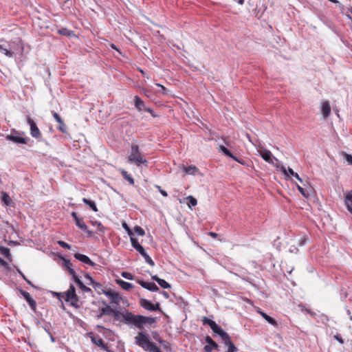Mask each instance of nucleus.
I'll list each match as a JSON object with an SVG mask.
<instances>
[{"instance_id": "8fccbe9b", "label": "nucleus", "mask_w": 352, "mask_h": 352, "mask_svg": "<svg viewBox=\"0 0 352 352\" xmlns=\"http://www.w3.org/2000/svg\"><path fill=\"white\" fill-rule=\"evenodd\" d=\"M63 265L67 269L68 272L69 273V268H72L70 261L67 259L63 258Z\"/></svg>"}, {"instance_id": "39448f33", "label": "nucleus", "mask_w": 352, "mask_h": 352, "mask_svg": "<svg viewBox=\"0 0 352 352\" xmlns=\"http://www.w3.org/2000/svg\"><path fill=\"white\" fill-rule=\"evenodd\" d=\"M135 342L146 351H148L153 343L148 340V336L144 332L138 333V335L135 338Z\"/></svg>"}, {"instance_id": "774afa93", "label": "nucleus", "mask_w": 352, "mask_h": 352, "mask_svg": "<svg viewBox=\"0 0 352 352\" xmlns=\"http://www.w3.org/2000/svg\"><path fill=\"white\" fill-rule=\"evenodd\" d=\"M17 272L19 274V275L22 277L23 279L26 280L25 276L23 274V273L21 271H20V270L18 269Z\"/></svg>"}, {"instance_id": "7c9ffc66", "label": "nucleus", "mask_w": 352, "mask_h": 352, "mask_svg": "<svg viewBox=\"0 0 352 352\" xmlns=\"http://www.w3.org/2000/svg\"><path fill=\"white\" fill-rule=\"evenodd\" d=\"M1 199H2V201H3V202L7 205V206L10 205V203H11V201H12V200H11V199H10V197L9 195H8L7 192H6L2 191V192H1Z\"/></svg>"}, {"instance_id": "393cba45", "label": "nucleus", "mask_w": 352, "mask_h": 352, "mask_svg": "<svg viewBox=\"0 0 352 352\" xmlns=\"http://www.w3.org/2000/svg\"><path fill=\"white\" fill-rule=\"evenodd\" d=\"M202 321L204 324L209 325L212 331H214L219 327V325L214 320H210L206 317H204Z\"/></svg>"}, {"instance_id": "13d9d810", "label": "nucleus", "mask_w": 352, "mask_h": 352, "mask_svg": "<svg viewBox=\"0 0 352 352\" xmlns=\"http://www.w3.org/2000/svg\"><path fill=\"white\" fill-rule=\"evenodd\" d=\"M177 303L182 308H185V307L188 306V303L184 302L182 299H179Z\"/></svg>"}, {"instance_id": "79ce46f5", "label": "nucleus", "mask_w": 352, "mask_h": 352, "mask_svg": "<svg viewBox=\"0 0 352 352\" xmlns=\"http://www.w3.org/2000/svg\"><path fill=\"white\" fill-rule=\"evenodd\" d=\"M297 188L299 190V192L303 195V197L307 198L309 196V193L308 190L304 189L300 186L297 185Z\"/></svg>"}, {"instance_id": "6e6552de", "label": "nucleus", "mask_w": 352, "mask_h": 352, "mask_svg": "<svg viewBox=\"0 0 352 352\" xmlns=\"http://www.w3.org/2000/svg\"><path fill=\"white\" fill-rule=\"evenodd\" d=\"M27 122L30 126L31 135L33 138L39 140L41 137V133L35 122L29 116L27 118Z\"/></svg>"}, {"instance_id": "20e7f679", "label": "nucleus", "mask_w": 352, "mask_h": 352, "mask_svg": "<svg viewBox=\"0 0 352 352\" xmlns=\"http://www.w3.org/2000/svg\"><path fill=\"white\" fill-rule=\"evenodd\" d=\"M58 296V300L63 303V301L69 302L71 306L77 308L76 303L78 298L76 294V289L73 285H70L69 288L66 292L56 293Z\"/></svg>"}, {"instance_id": "e433bc0d", "label": "nucleus", "mask_w": 352, "mask_h": 352, "mask_svg": "<svg viewBox=\"0 0 352 352\" xmlns=\"http://www.w3.org/2000/svg\"><path fill=\"white\" fill-rule=\"evenodd\" d=\"M142 305L144 307V308H149V309H151V308H159V304L158 303H157L156 305L154 306L150 302H148V301H147L146 300H142Z\"/></svg>"}, {"instance_id": "7ed1b4c3", "label": "nucleus", "mask_w": 352, "mask_h": 352, "mask_svg": "<svg viewBox=\"0 0 352 352\" xmlns=\"http://www.w3.org/2000/svg\"><path fill=\"white\" fill-rule=\"evenodd\" d=\"M9 48L4 47L1 45V51L6 56L12 58L17 54H22L23 51V45L19 38H16L8 43Z\"/></svg>"}, {"instance_id": "4c0bfd02", "label": "nucleus", "mask_w": 352, "mask_h": 352, "mask_svg": "<svg viewBox=\"0 0 352 352\" xmlns=\"http://www.w3.org/2000/svg\"><path fill=\"white\" fill-rule=\"evenodd\" d=\"M70 275H72L74 280L77 283V285L78 284L79 281H81L80 280V278L78 277V276L76 275L74 270L73 268H69V273Z\"/></svg>"}, {"instance_id": "9b49d317", "label": "nucleus", "mask_w": 352, "mask_h": 352, "mask_svg": "<svg viewBox=\"0 0 352 352\" xmlns=\"http://www.w3.org/2000/svg\"><path fill=\"white\" fill-rule=\"evenodd\" d=\"M52 116L56 120V121L59 124V126L57 128L58 131L63 133H67V126L64 123L63 120L59 116V114L56 112L53 111Z\"/></svg>"}, {"instance_id": "6ab92c4d", "label": "nucleus", "mask_w": 352, "mask_h": 352, "mask_svg": "<svg viewBox=\"0 0 352 352\" xmlns=\"http://www.w3.org/2000/svg\"><path fill=\"white\" fill-rule=\"evenodd\" d=\"M322 113L324 118L329 116L331 113V107L328 101H325L322 104Z\"/></svg>"}, {"instance_id": "2f4dec72", "label": "nucleus", "mask_w": 352, "mask_h": 352, "mask_svg": "<svg viewBox=\"0 0 352 352\" xmlns=\"http://www.w3.org/2000/svg\"><path fill=\"white\" fill-rule=\"evenodd\" d=\"M218 151L229 157H232V153L226 146L223 145H220L219 146Z\"/></svg>"}, {"instance_id": "412c9836", "label": "nucleus", "mask_w": 352, "mask_h": 352, "mask_svg": "<svg viewBox=\"0 0 352 352\" xmlns=\"http://www.w3.org/2000/svg\"><path fill=\"white\" fill-rule=\"evenodd\" d=\"M116 281L118 285L121 287L122 289L126 291H129L133 287V285L131 283L126 282L123 280L117 279Z\"/></svg>"}, {"instance_id": "2eb2a0df", "label": "nucleus", "mask_w": 352, "mask_h": 352, "mask_svg": "<svg viewBox=\"0 0 352 352\" xmlns=\"http://www.w3.org/2000/svg\"><path fill=\"white\" fill-rule=\"evenodd\" d=\"M74 258L85 264H87L90 266H95L96 263H94L85 254H81L79 253L74 254Z\"/></svg>"}, {"instance_id": "ddd939ff", "label": "nucleus", "mask_w": 352, "mask_h": 352, "mask_svg": "<svg viewBox=\"0 0 352 352\" xmlns=\"http://www.w3.org/2000/svg\"><path fill=\"white\" fill-rule=\"evenodd\" d=\"M205 341L208 344L204 348L205 352H212L214 349L218 347L217 344L209 336L205 338Z\"/></svg>"}, {"instance_id": "ea45409f", "label": "nucleus", "mask_w": 352, "mask_h": 352, "mask_svg": "<svg viewBox=\"0 0 352 352\" xmlns=\"http://www.w3.org/2000/svg\"><path fill=\"white\" fill-rule=\"evenodd\" d=\"M79 288L84 292H91V290L89 287H87L84 285V283L82 281H79L78 284Z\"/></svg>"}, {"instance_id": "a18cd8bd", "label": "nucleus", "mask_w": 352, "mask_h": 352, "mask_svg": "<svg viewBox=\"0 0 352 352\" xmlns=\"http://www.w3.org/2000/svg\"><path fill=\"white\" fill-rule=\"evenodd\" d=\"M147 351H151V352H162L160 351V348L156 344H155L154 343H152V344L151 345V346L149 347V349H148Z\"/></svg>"}, {"instance_id": "a211bd4d", "label": "nucleus", "mask_w": 352, "mask_h": 352, "mask_svg": "<svg viewBox=\"0 0 352 352\" xmlns=\"http://www.w3.org/2000/svg\"><path fill=\"white\" fill-rule=\"evenodd\" d=\"M138 252L144 258L146 263H147L151 266H154L155 263L152 260V258L149 256V255L146 252L144 248L142 247L140 250H138Z\"/></svg>"}, {"instance_id": "e2e57ef3", "label": "nucleus", "mask_w": 352, "mask_h": 352, "mask_svg": "<svg viewBox=\"0 0 352 352\" xmlns=\"http://www.w3.org/2000/svg\"><path fill=\"white\" fill-rule=\"evenodd\" d=\"M144 111L149 112V113H151L153 117H154V118L157 117V115L155 114V113L151 108H149V107L144 108Z\"/></svg>"}, {"instance_id": "603ef678", "label": "nucleus", "mask_w": 352, "mask_h": 352, "mask_svg": "<svg viewBox=\"0 0 352 352\" xmlns=\"http://www.w3.org/2000/svg\"><path fill=\"white\" fill-rule=\"evenodd\" d=\"M344 156V159L348 162V164L349 165H352V155L345 153Z\"/></svg>"}, {"instance_id": "c9c22d12", "label": "nucleus", "mask_w": 352, "mask_h": 352, "mask_svg": "<svg viewBox=\"0 0 352 352\" xmlns=\"http://www.w3.org/2000/svg\"><path fill=\"white\" fill-rule=\"evenodd\" d=\"M91 223L94 226H96L97 228H98V230L99 232H104V227L102 226V224L100 222V221H90Z\"/></svg>"}, {"instance_id": "aec40b11", "label": "nucleus", "mask_w": 352, "mask_h": 352, "mask_svg": "<svg viewBox=\"0 0 352 352\" xmlns=\"http://www.w3.org/2000/svg\"><path fill=\"white\" fill-rule=\"evenodd\" d=\"M258 312L265 318L270 324L273 325L275 327H278L277 322L271 316H268L267 314L262 311L261 309H258Z\"/></svg>"}, {"instance_id": "f3484780", "label": "nucleus", "mask_w": 352, "mask_h": 352, "mask_svg": "<svg viewBox=\"0 0 352 352\" xmlns=\"http://www.w3.org/2000/svg\"><path fill=\"white\" fill-rule=\"evenodd\" d=\"M21 294L26 300V301L28 302L29 305L31 308H36V301L32 298L31 295L25 291H21Z\"/></svg>"}, {"instance_id": "f257e3e1", "label": "nucleus", "mask_w": 352, "mask_h": 352, "mask_svg": "<svg viewBox=\"0 0 352 352\" xmlns=\"http://www.w3.org/2000/svg\"><path fill=\"white\" fill-rule=\"evenodd\" d=\"M102 315L113 316L116 320L124 322L128 324H134L139 329H142L147 324L151 325L156 321V318L135 316L128 312L127 309H124V312L120 311L119 309H102V313L98 315L97 317L100 318Z\"/></svg>"}, {"instance_id": "72a5a7b5", "label": "nucleus", "mask_w": 352, "mask_h": 352, "mask_svg": "<svg viewBox=\"0 0 352 352\" xmlns=\"http://www.w3.org/2000/svg\"><path fill=\"white\" fill-rule=\"evenodd\" d=\"M131 243L133 248H135L137 251L140 250V248H142V246L138 243V241L137 239L131 236Z\"/></svg>"}, {"instance_id": "dca6fc26", "label": "nucleus", "mask_w": 352, "mask_h": 352, "mask_svg": "<svg viewBox=\"0 0 352 352\" xmlns=\"http://www.w3.org/2000/svg\"><path fill=\"white\" fill-rule=\"evenodd\" d=\"M75 223H76V226L78 228L81 229L83 231H85L87 233L88 236H92V232L87 230V226L85 224V223L84 222L82 219L79 218V219H76V221H75Z\"/></svg>"}, {"instance_id": "864d4df0", "label": "nucleus", "mask_w": 352, "mask_h": 352, "mask_svg": "<svg viewBox=\"0 0 352 352\" xmlns=\"http://www.w3.org/2000/svg\"><path fill=\"white\" fill-rule=\"evenodd\" d=\"M157 340L160 343L162 344L164 348H165V349H168L169 347V346H170L169 343L168 342H166V340H162L161 338H158V339H157Z\"/></svg>"}, {"instance_id": "9d476101", "label": "nucleus", "mask_w": 352, "mask_h": 352, "mask_svg": "<svg viewBox=\"0 0 352 352\" xmlns=\"http://www.w3.org/2000/svg\"><path fill=\"white\" fill-rule=\"evenodd\" d=\"M258 152L262 158L270 164L274 163L273 160L277 161V159L272 155V153L269 150L261 148Z\"/></svg>"}, {"instance_id": "a878e982", "label": "nucleus", "mask_w": 352, "mask_h": 352, "mask_svg": "<svg viewBox=\"0 0 352 352\" xmlns=\"http://www.w3.org/2000/svg\"><path fill=\"white\" fill-rule=\"evenodd\" d=\"M82 202L85 204H86L87 206H88L94 212H97L98 211V208H97L96 204L94 201L88 199L87 198H83L82 199Z\"/></svg>"}, {"instance_id": "b1692460", "label": "nucleus", "mask_w": 352, "mask_h": 352, "mask_svg": "<svg viewBox=\"0 0 352 352\" xmlns=\"http://www.w3.org/2000/svg\"><path fill=\"white\" fill-rule=\"evenodd\" d=\"M135 106L139 110H144L145 106L144 101L138 96H135L134 98Z\"/></svg>"}, {"instance_id": "473e14b6", "label": "nucleus", "mask_w": 352, "mask_h": 352, "mask_svg": "<svg viewBox=\"0 0 352 352\" xmlns=\"http://www.w3.org/2000/svg\"><path fill=\"white\" fill-rule=\"evenodd\" d=\"M184 170L187 174L195 175L198 172V168L195 166H189L184 167Z\"/></svg>"}, {"instance_id": "0e129e2a", "label": "nucleus", "mask_w": 352, "mask_h": 352, "mask_svg": "<svg viewBox=\"0 0 352 352\" xmlns=\"http://www.w3.org/2000/svg\"><path fill=\"white\" fill-rule=\"evenodd\" d=\"M307 238L305 236L302 237L299 241V245L302 246L306 243Z\"/></svg>"}, {"instance_id": "052dcab7", "label": "nucleus", "mask_w": 352, "mask_h": 352, "mask_svg": "<svg viewBox=\"0 0 352 352\" xmlns=\"http://www.w3.org/2000/svg\"><path fill=\"white\" fill-rule=\"evenodd\" d=\"M289 250L291 253H297L298 252V248H296L295 245H292Z\"/></svg>"}, {"instance_id": "0eeeda50", "label": "nucleus", "mask_w": 352, "mask_h": 352, "mask_svg": "<svg viewBox=\"0 0 352 352\" xmlns=\"http://www.w3.org/2000/svg\"><path fill=\"white\" fill-rule=\"evenodd\" d=\"M102 293L104 294L110 300L111 303H114L118 305L121 297L119 294L112 291L110 288H106L105 289H102Z\"/></svg>"}, {"instance_id": "c85d7f7f", "label": "nucleus", "mask_w": 352, "mask_h": 352, "mask_svg": "<svg viewBox=\"0 0 352 352\" xmlns=\"http://www.w3.org/2000/svg\"><path fill=\"white\" fill-rule=\"evenodd\" d=\"M120 173H121L122 176L126 181H128L131 185H134V183H135L134 179L132 177L131 175L128 174L127 171H126L125 170H122Z\"/></svg>"}, {"instance_id": "1a4fd4ad", "label": "nucleus", "mask_w": 352, "mask_h": 352, "mask_svg": "<svg viewBox=\"0 0 352 352\" xmlns=\"http://www.w3.org/2000/svg\"><path fill=\"white\" fill-rule=\"evenodd\" d=\"M87 336L91 339V342L96 346L104 350L107 349L104 343V341L98 335H95L94 333L89 332L87 333Z\"/></svg>"}, {"instance_id": "bb28decb", "label": "nucleus", "mask_w": 352, "mask_h": 352, "mask_svg": "<svg viewBox=\"0 0 352 352\" xmlns=\"http://www.w3.org/2000/svg\"><path fill=\"white\" fill-rule=\"evenodd\" d=\"M224 344L228 346V351L227 352H236L238 349L231 341L230 338L228 340H226L223 342Z\"/></svg>"}, {"instance_id": "423d86ee", "label": "nucleus", "mask_w": 352, "mask_h": 352, "mask_svg": "<svg viewBox=\"0 0 352 352\" xmlns=\"http://www.w3.org/2000/svg\"><path fill=\"white\" fill-rule=\"evenodd\" d=\"M19 135V133L18 131H14L11 134L6 136V139L16 144H28L29 139L28 138L20 137Z\"/></svg>"}, {"instance_id": "58836bf2", "label": "nucleus", "mask_w": 352, "mask_h": 352, "mask_svg": "<svg viewBox=\"0 0 352 352\" xmlns=\"http://www.w3.org/2000/svg\"><path fill=\"white\" fill-rule=\"evenodd\" d=\"M159 285L164 289H168L170 287V285L164 279H160L158 281Z\"/></svg>"}, {"instance_id": "de8ad7c7", "label": "nucleus", "mask_w": 352, "mask_h": 352, "mask_svg": "<svg viewBox=\"0 0 352 352\" xmlns=\"http://www.w3.org/2000/svg\"><path fill=\"white\" fill-rule=\"evenodd\" d=\"M58 244L63 248L71 249V245L63 241H58Z\"/></svg>"}, {"instance_id": "4be33fe9", "label": "nucleus", "mask_w": 352, "mask_h": 352, "mask_svg": "<svg viewBox=\"0 0 352 352\" xmlns=\"http://www.w3.org/2000/svg\"><path fill=\"white\" fill-rule=\"evenodd\" d=\"M214 333L218 334L221 338L222 339L223 342L226 340H228V339L230 338V336L224 331L221 327H218L217 329L213 331Z\"/></svg>"}, {"instance_id": "4d7b16f0", "label": "nucleus", "mask_w": 352, "mask_h": 352, "mask_svg": "<svg viewBox=\"0 0 352 352\" xmlns=\"http://www.w3.org/2000/svg\"><path fill=\"white\" fill-rule=\"evenodd\" d=\"M302 311H305L306 314H309L311 316H316V313L313 311L311 309H302Z\"/></svg>"}, {"instance_id": "680f3d73", "label": "nucleus", "mask_w": 352, "mask_h": 352, "mask_svg": "<svg viewBox=\"0 0 352 352\" xmlns=\"http://www.w3.org/2000/svg\"><path fill=\"white\" fill-rule=\"evenodd\" d=\"M334 338L336 340H338L340 344H343L344 343L343 339L342 338V337L339 334L335 335L334 336Z\"/></svg>"}, {"instance_id": "5701e85b", "label": "nucleus", "mask_w": 352, "mask_h": 352, "mask_svg": "<svg viewBox=\"0 0 352 352\" xmlns=\"http://www.w3.org/2000/svg\"><path fill=\"white\" fill-rule=\"evenodd\" d=\"M344 201L348 210L352 214V191L347 193Z\"/></svg>"}, {"instance_id": "5fc2aeb1", "label": "nucleus", "mask_w": 352, "mask_h": 352, "mask_svg": "<svg viewBox=\"0 0 352 352\" xmlns=\"http://www.w3.org/2000/svg\"><path fill=\"white\" fill-rule=\"evenodd\" d=\"M85 278L89 280V283H87L88 285H92V284H95V280L93 279V278L89 274H85Z\"/></svg>"}, {"instance_id": "49530a36", "label": "nucleus", "mask_w": 352, "mask_h": 352, "mask_svg": "<svg viewBox=\"0 0 352 352\" xmlns=\"http://www.w3.org/2000/svg\"><path fill=\"white\" fill-rule=\"evenodd\" d=\"M96 290H98V292L100 293V290H101L102 292V289H105L106 288H103L102 285L99 283H97L95 281V284H92L91 285Z\"/></svg>"}, {"instance_id": "bf43d9fd", "label": "nucleus", "mask_w": 352, "mask_h": 352, "mask_svg": "<svg viewBox=\"0 0 352 352\" xmlns=\"http://www.w3.org/2000/svg\"><path fill=\"white\" fill-rule=\"evenodd\" d=\"M157 188H158L160 192L161 193V195L162 196H164V197H167L168 196V194H167L166 191H165L164 190L162 189L160 186H157Z\"/></svg>"}, {"instance_id": "37998d69", "label": "nucleus", "mask_w": 352, "mask_h": 352, "mask_svg": "<svg viewBox=\"0 0 352 352\" xmlns=\"http://www.w3.org/2000/svg\"><path fill=\"white\" fill-rule=\"evenodd\" d=\"M0 252L1 253L5 256L6 257L8 258L9 255H10V250L9 248H6V247H1L0 248Z\"/></svg>"}, {"instance_id": "3c124183", "label": "nucleus", "mask_w": 352, "mask_h": 352, "mask_svg": "<svg viewBox=\"0 0 352 352\" xmlns=\"http://www.w3.org/2000/svg\"><path fill=\"white\" fill-rule=\"evenodd\" d=\"M122 227L124 228V229L127 232V234L131 236H133V232L131 231V230L129 228V227L127 226V224L126 223H122Z\"/></svg>"}, {"instance_id": "c756f323", "label": "nucleus", "mask_w": 352, "mask_h": 352, "mask_svg": "<svg viewBox=\"0 0 352 352\" xmlns=\"http://www.w3.org/2000/svg\"><path fill=\"white\" fill-rule=\"evenodd\" d=\"M341 12L344 14L349 20H351L352 23V16L351 15V12H352L351 10L348 8H344V6H340Z\"/></svg>"}, {"instance_id": "69168bd1", "label": "nucleus", "mask_w": 352, "mask_h": 352, "mask_svg": "<svg viewBox=\"0 0 352 352\" xmlns=\"http://www.w3.org/2000/svg\"><path fill=\"white\" fill-rule=\"evenodd\" d=\"M283 271L286 272L288 274H291L292 272L294 270V267H286L285 270H284L283 268L282 269Z\"/></svg>"}, {"instance_id": "c03bdc74", "label": "nucleus", "mask_w": 352, "mask_h": 352, "mask_svg": "<svg viewBox=\"0 0 352 352\" xmlns=\"http://www.w3.org/2000/svg\"><path fill=\"white\" fill-rule=\"evenodd\" d=\"M121 275L123 278L128 279V280H133V278H134L133 275L131 273L128 272H122Z\"/></svg>"}, {"instance_id": "cd10ccee", "label": "nucleus", "mask_w": 352, "mask_h": 352, "mask_svg": "<svg viewBox=\"0 0 352 352\" xmlns=\"http://www.w3.org/2000/svg\"><path fill=\"white\" fill-rule=\"evenodd\" d=\"M58 33L59 34H60V35H64V36H68V37H70V36L74 35V31L70 30H69L67 28H65L59 29L58 30Z\"/></svg>"}, {"instance_id": "a19ab883", "label": "nucleus", "mask_w": 352, "mask_h": 352, "mask_svg": "<svg viewBox=\"0 0 352 352\" xmlns=\"http://www.w3.org/2000/svg\"><path fill=\"white\" fill-rule=\"evenodd\" d=\"M134 231L139 236H144L145 234V232H144V229L138 226H135Z\"/></svg>"}, {"instance_id": "6e6d98bb", "label": "nucleus", "mask_w": 352, "mask_h": 352, "mask_svg": "<svg viewBox=\"0 0 352 352\" xmlns=\"http://www.w3.org/2000/svg\"><path fill=\"white\" fill-rule=\"evenodd\" d=\"M231 158H232L234 161L239 162V164H241L242 165L245 164V162L243 159L238 158V157L234 156L233 155H232V157H231Z\"/></svg>"}, {"instance_id": "09e8293b", "label": "nucleus", "mask_w": 352, "mask_h": 352, "mask_svg": "<svg viewBox=\"0 0 352 352\" xmlns=\"http://www.w3.org/2000/svg\"><path fill=\"white\" fill-rule=\"evenodd\" d=\"M316 318V320H318V322H324L325 320H327V316L322 314L321 316H318V314H316V316H314Z\"/></svg>"}, {"instance_id": "f8f14e48", "label": "nucleus", "mask_w": 352, "mask_h": 352, "mask_svg": "<svg viewBox=\"0 0 352 352\" xmlns=\"http://www.w3.org/2000/svg\"><path fill=\"white\" fill-rule=\"evenodd\" d=\"M138 283L143 287L151 292H157L160 290L159 287L152 282H145L142 280H138Z\"/></svg>"}, {"instance_id": "f03ea898", "label": "nucleus", "mask_w": 352, "mask_h": 352, "mask_svg": "<svg viewBox=\"0 0 352 352\" xmlns=\"http://www.w3.org/2000/svg\"><path fill=\"white\" fill-rule=\"evenodd\" d=\"M128 162L135 164L138 167H147L148 162L142 153L139 145L136 141L131 144L130 151L127 157Z\"/></svg>"}, {"instance_id": "4468645a", "label": "nucleus", "mask_w": 352, "mask_h": 352, "mask_svg": "<svg viewBox=\"0 0 352 352\" xmlns=\"http://www.w3.org/2000/svg\"><path fill=\"white\" fill-rule=\"evenodd\" d=\"M281 172L287 177L288 176H294L295 178H296L300 182L302 183V178L300 177L298 173H295L292 168H286L285 166H282L280 167Z\"/></svg>"}, {"instance_id": "f704fd0d", "label": "nucleus", "mask_w": 352, "mask_h": 352, "mask_svg": "<svg viewBox=\"0 0 352 352\" xmlns=\"http://www.w3.org/2000/svg\"><path fill=\"white\" fill-rule=\"evenodd\" d=\"M186 199L188 200V206L190 208H191L192 207H194L197 204V199L193 197L191 195H189L186 197Z\"/></svg>"}, {"instance_id": "338daca9", "label": "nucleus", "mask_w": 352, "mask_h": 352, "mask_svg": "<svg viewBox=\"0 0 352 352\" xmlns=\"http://www.w3.org/2000/svg\"><path fill=\"white\" fill-rule=\"evenodd\" d=\"M71 215L74 218V221H76V219H79L76 212H72Z\"/></svg>"}]
</instances>
